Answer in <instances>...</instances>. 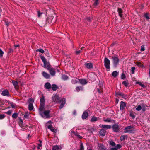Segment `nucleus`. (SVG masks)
<instances>
[{"label": "nucleus", "instance_id": "f257e3e1", "mask_svg": "<svg viewBox=\"0 0 150 150\" xmlns=\"http://www.w3.org/2000/svg\"><path fill=\"white\" fill-rule=\"evenodd\" d=\"M52 101L55 103H61L59 107V109H61L62 108L66 103V100L64 98H61L57 94H53L52 97Z\"/></svg>", "mask_w": 150, "mask_h": 150}, {"label": "nucleus", "instance_id": "f03ea898", "mask_svg": "<svg viewBox=\"0 0 150 150\" xmlns=\"http://www.w3.org/2000/svg\"><path fill=\"white\" fill-rule=\"evenodd\" d=\"M40 57L42 61L44 63V67L45 68H47V69L50 68L51 67V65L49 62L47 61L45 57L42 56H40Z\"/></svg>", "mask_w": 150, "mask_h": 150}, {"label": "nucleus", "instance_id": "7ed1b4c3", "mask_svg": "<svg viewBox=\"0 0 150 150\" xmlns=\"http://www.w3.org/2000/svg\"><path fill=\"white\" fill-rule=\"evenodd\" d=\"M104 66L107 69V71H109L110 69V61L107 58H105Z\"/></svg>", "mask_w": 150, "mask_h": 150}, {"label": "nucleus", "instance_id": "20e7f679", "mask_svg": "<svg viewBox=\"0 0 150 150\" xmlns=\"http://www.w3.org/2000/svg\"><path fill=\"white\" fill-rule=\"evenodd\" d=\"M133 126H127L125 129L124 132L131 133L133 132L134 130L133 129Z\"/></svg>", "mask_w": 150, "mask_h": 150}, {"label": "nucleus", "instance_id": "39448f33", "mask_svg": "<svg viewBox=\"0 0 150 150\" xmlns=\"http://www.w3.org/2000/svg\"><path fill=\"white\" fill-rule=\"evenodd\" d=\"M113 61V63L115 66L116 67L118 64L119 62V59L117 57L113 56L112 57Z\"/></svg>", "mask_w": 150, "mask_h": 150}, {"label": "nucleus", "instance_id": "423d86ee", "mask_svg": "<svg viewBox=\"0 0 150 150\" xmlns=\"http://www.w3.org/2000/svg\"><path fill=\"white\" fill-rule=\"evenodd\" d=\"M89 111L88 110H87L83 112L82 115V118L83 119H85L88 117Z\"/></svg>", "mask_w": 150, "mask_h": 150}, {"label": "nucleus", "instance_id": "0eeeda50", "mask_svg": "<svg viewBox=\"0 0 150 150\" xmlns=\"http://www.w3.org/2000/svg\"><path fill=\"white\" fill-rule=\"evenodd\" d=\"M45 104H40L39 108L40 114L42 116H43V113L42 111H43Z\"/></svg>", "mask_w": 150, "mask_h": 150}, {"label": "nucleus", "instance_id": "6e6552de", "mask_svg": "<svg viewBox=\"0 0 150 150\" xmlns=\"http://www.w3.org/2000/svg\"><path fill=\"white\" fill-rule=\"evenodd\" d=\"M50 112V111L49 110H47L45 111L43 113V116L42 117H45L46 118H48L49 117V113Z\"/></svg>", "mask_w": 150, "mask_h": 150}, {"label": "nucleus", "instance_id": "1a4fd4ad", "mask_svg": "<svg viewBox=\"0 0 150 150\" xmlns=\"http://www.w3.org/2000/svg\"><path fill=\"white\" fill-rule=\"evenodd\" d=\"M48 70L49 71L50 74L52 76H54L55 75V69H54L50 67Z\"/></svg>", "mask_w": 150, "mask_h": 150}, {"label": "nucleus", "instance_id": "9d476101", "mask_svg": "<svg viewBox=\"0 0 150 150\" xmlns=\"http://www.w3.org/2000/svg\"><path fill=\"white\" fill-rule=\"evenodd\" d=\"M126 106V103L125 102L122 101L120 102V108L121 110H122L124 109Z\"/></svg>", "mask_w": 150, "mask_h": 150}, {"label": "nucleus", "instance_id": "9b49d317", "mask_svg": "<svg viewBox=\"0 0 150 150\" xmlns=\"http://www.w3.org/2000/svg\"><path fill=\"white\" fill-rule=\"evenodd\" d=\"M116 95L117 96H121L124 98H125L126 97V96L125 94L123 93H122L121 92H116Z\"/></svg>", "mask_w": 150, "mask_h": 150}, {"label": "nucleus", "instance_id": "f8f14e48", "mask_svg": "<svg viewBox=\"0 0 150 150\" xmlns=\"http://www.w3.org/2000/svg\"><path fill=\"white\" fill-rule=\"evenodd\" d=\"M112 128L115 132H118L119 131V127L117 124L114 125L112 126Z\"/></svg>", "mask_w": 150, "mask_h": 150}, {"label": "nucleus", "instance_id": "ddd939ff", "mask_svg": "<svg viewBox=\"0 0 150 150\" xmlns=\"http://www.w3.org/2000/svg\"><path fill=\"white\" fill-rule=\"evenodd\" d=\"M82 85L86 84L88 82L85 79H79V83Z\"/></svg>", "mask_w": 150, "mask_h": 150}, {"label": "nucleus", "instance_id": "4468645a", "mask_svg": "<svg viewBox=\"0 0 150 150\" xmlns=\"http://www.w3.org/2000/svg\"><path fill=\"white\" fill-rule=\"evenodd\" d=\"M85 66L88 69H91L93 67V64L91 63H86Z\"/></svg>", "mask_w": 150, "mask_h": 150}, {"label": "nucleus", "instance_id": "2eb2a0df", "mask_svg": "<svg viewBox=\"0 0 150 150\" xmlns=\"http://www.w3.org/2000/svg\"><path fill=\"white\" fill-rule=\"evenodd\" d=\"M44 87L46 89L50 90L51 88V86L49 83L47 82L45 84Z\"/></svg>", "mask_w": 150, "mask_h": 150}, {"label": "nucleus", "instance_id": "dca6fc26", "mask_svg": "<svg viewBox=\"0 0 150 150\" xmlns=\"http://www.w3.org/2000/svg\"><path fill=\"white\" fill-rule=\"evenodd\" d=\"M117 12L118 13L119 16L121 18L122 17L123 15L122 14L123 13L122 10L120 8H117Z\"/></svg>", "mask_w": 150, "mask_h": 150}, {"label": "nucleus", "instance_id": "f3484780", "mask_svg": "<svg viewBox=\"0 0 150 150\" xmlns=\"http://www.w3.org/2000/svg\"><path fill=\"white\" fill-rule=\"evenodd\" d=\"M42 74L43 76L45 78H50V75L47 73L45 72V71H43L42 72Z\"/></svg>", "mask_w": 150, "mask_h": 150}, {"label": "nucleus", "instance_id": "a211bd4d", "mask_svg": "<svg viewBox=\"0 0 150 150\" xmlns=\"http://www.w3.org/2000/svg\"><path fill=\"white\" fill-rule=\"evenodd\" d=\"M12 83L16 89H18V88L19 86L17 81L13 80L12 81Z\"/></svg>", "mask_w": 150, "mask_h": 150}, {"label": "nucleus", "instance_id": "6ab92c4d", "mask_svg": "<svg viewBox=\"0 0 150 150\" xmlns=\"http://www.w3.org/2000/svg\"><path fill=\"white\" fill-rule=\"evenodd\" d=\"M121 146L120 144H117L115 147L112 148L110 149V150H117L121 148Z\"/></svg>", "mask_w": 150, "mask_h": 150}, {"label": "nucleus", "instance_id": "aec40b11", "mask_svg": "<svg viewBox=\"0 0 150 150\" xmlns=\"http://www.w3.org/2000/svg\"><path fill=\"white\" fill-rule=\"evenodd\" d=\"M106 132V131L104 129H102L100 131L99 133L101 136L103 137L105 135Z\"/></svg>", "mask_w": 150, "mask_h": 150}, {"label": "nucleus", "instance_id": "412c9836", "mask_svg": "<svg viewBox=\"0 0 150 150\" xmlns=\"http://www.w3.org/2000/svg\"><path fill=\"white\" fill-rule=\"evenodd\" d=\"M2 94L4 96H9V92L8 90H4L2 91Z\"/></svg>", "mask_w": 150, "mask_h": 150}, {"label": "nucleus", "instance_id": "4be33fe9", "mask_svg": "<svg viewBox=\"0 0 150 150\" xmlns=\"http://www.w3.org/2000/svg\"><path fill=\"white\" fill-rule=\"evenodd\" d=\"M47 127L48 129H50L51 131L53 132H55L56 131V129L51 125L48 126Z\"/></svg>", "mask_w": 150, "mask_h": 150}, {"label": "nucleus", "instance_id": "5701e85b", "mask_svg": "<svg viewBox=\"0 0 150 150\" xmlns=\"http://www.w3.org/2000/svg\"><path fill=\"white\" fill-rule=\"evenodd\" d=\"M71 82L73 84H76L79 83V79L74 78L72 80Z\"/></svg>", "mask_w": 150, "mask_h": 150}, {"label": "nucleus", "instance_id": "b1692460", "mask_svg": "<svg viewBox=\"0 0 150 150\" xmlns=\"http://www.w3.org/2000/svg\"><path fill=\"white\" fill-rule=\"evenodd\" d=\"M75 90L76 91L79 92L80 90L83 91V88L81 86H77L76 87Z\"/></svg>", "mask_w": 150, "mask_h": 150}, {"label": "nucleus", "instance_id": "393cba45", "mask_svg": "<svg viewBox=\"0 0 150 150\" xmlns=\"http://www.w3.org/2000/svg\"><path fill=\"white\" fill-rule=\"evenodd\" d=\"M51 88L52 90L55 91L58 88V86L55 84H53L52 85Z\"/></svg>", "mask_w": 150, "mask_h": 150}, {"label": "nucleus", "instance_id": "a878e982", "mask_svg": "<svg viewBox=\"0 0 150 150\" xmlns=\"http://www.w3.org/2000/svg\"><path fill=\"white\" fill-rule=\"evenodd\" d=\"M19 125L22 128L23 130L25 129V122H19Z\"/></svg>", "mask_w": 150, "mask_h": 150}, {"label": "nucleus", "instance_id": "bb28decb", "mask_svg": "<svg viewBox=\"0 0 150 150\" xmlns=\"http://www.w3.org/2000/svg\"><path fill=\"white\" fill-rule=\"evenodd\" d=\"M102 127L104 129H108L111 128V126L110 125H102Z\"/></svg>", "mask_w": 150, "mask_h": 150}, {"label": "nucleus", "instance_id": "cd10ccee", "mask_svg": "<svg viewBox=\"0 0 150 150\" xmlns=\"http://www.w3.org/2000/svg\"><path fill=\"white\" fill-rule=\"evenodd\" d=\"M99 118L96 117L94 116L91 117V121L92 122L96 121L98 120Z\"/></svg>", "mask_w": 150, "mask_h": 150}, {"label": "nucleus", "instance_id": "c85d7f7f", "mask_svg": "<svg viewBox=\"0 0 150 150\" xmlns=\"http://www.w3.org/2000/svg\"><path fill=\"white\" fill-rule=\"evenodd\" d=\"M40 104H45V98L43 95H42V97L40 99Z\"/></svg>", "mask_w": 150, "mask_h": 150}, {"label": "nucleus", "instance_id": "c756f323", "mask_svg": "<svg viewBox=\"0 0 150 150\" xmlns=\"http://www.w3.org/2000/svg\"><path fill=\"white\" fill-rule=\"evenodd\" d=\"M99 149L100 150H107L105 147L102 144H100L99 146Z\"/></svg>", "mask_w": 150, "mask_h": 150}, {"label": "nucleus", "instance_id": "7c9ffc66", "mask_svg": "<svg viewBox=\"0 0 150 150\" xmlns=\"http://www.w3.org/2000/svg\"><path fill=\"white\" fill-rule=\"evenodd\" d=\"M61 148L59 147L58 146L56 145L53 146L52 150H61Z\"/></svg>", "mask_w": 150, "mask_h": 150}, {"label": "nucleus", "instance_id": "2f4dec72", "mask_svg": "<svg viewBox=\"0 0 150 150\" xmlns=\"http://www.w3.org/2000/svg\"><path fill=\"white\" fill-rule=\"evenodd\" d=\"M33 108V105L31 103H30L28 105V109L30 110H32Z\"/></svg>", "mask_w": 150, "mask_h": 150}, {"label": "nucleus", "instance_id": "473e14b6", "mask_svg": "<svg viewBox=\"0 0 150 150\" xmlns=\"http://www.w3.org/2000/svg\"><path fill=\"white\" fill-rule=\"evenodd\" d=\"M108 143L109 144L112 146H115L116 145L115 143L113 141H110Z\"/></svg>", "mask_w": 150, "mask_h": 150}, {"label": "nucleus", "instance_id": "72a5a7b5", "mask_svg": "<svg viewBox=\"0 0 150 150\" xmlns=\"http://www.w3.org/2000/svg\"><path fill=\"white\" fill-rule=\"evenodd\" d=\"M118 74V73L117 71H114L112 73V75L114 77H116Z\"/></svg>", "mask_w": 150, "mask_h": 150}, {"label": "nucleus", "instance_id": "f704fd0d", "mask_svg": "<svg viewBox=\"0 0 150 150\" xmlns=\"http://www.w3.org/2000/svg\"><path fill=\"white\" fill-rule=\"evenodd\" d=\"M18 116V114L17 113H14L12 115L13 118L16 119Z\"/></svg>", "mask_w": 150, "mask_h": 150}, {"label": "nucleus", "instance_id": "c9c22d12", "mask_svg": "<svg viewBox=\"0 0 150 150\" xmlns=\"http://www.w3.org/2000/svg\"><path fill=\"white\" fill-rule=\"evenodd\" d=\"M122 84L127 87L129 83L127 82V81H124L122 82Z\"/></svg>", "mask_w": 150, "mask_h": 150}, {"label": "nucleus", "instance_id": "e433bc0d", "mask_svg": "<svg viewBox=\"0 0 150 150\" xmlns=\"http://www.w3.org/2000/svg\"><path fill=\"white\" fill-rule=\"evenodd\" d=\"M99 0H94V2L93 3V5L94 6H96L99 3Z\"/></svg>", "mask_w": 150, "mask_h": 150}, {"label": "nucleus", "instance_id": "4c0bfd02", "mask_svg": "<svg viewBox=\"0 0 150 150\" xmlns=\"http://www.w3.org/2000/svg\"><path fill=\"white\" fill-rule=\"evenodd\" d=\"M103 120L107 122H112V120H111V119L110 118H108L106 119H104Z\"/></svg>", "mask_w": 150, "mask_h": 150}, {"label": "nucleus", "instance_id": "58836bf2", "mask_svg": "<svg viewBox=\"0 0 150 150\" xmlns=\"http://www.w3.org/2000/svg\"><path fill=\"white\" fill-rule=\"evenodd\" d=\"M144 17L147 20H149L150 19V18L149 16V14L148 13L145 14H144Z\"/></svg>", "mask_w": 150, "mask_h": 150}, {"label": "nucleus", "instance_id": "ea45409f", "mask_svg": "<svg viewBox=\"0 0 150 150\" xmlns=\"http://www.w3.org/2000/svg\"><path fill=\"white\" fill-rule=\"evenodd\" d=\"M62 79L65 80H67L68 78L67 76L65 75H62Z\"/></svg>", "mask_w": 150, "mask_h": 150}, {"label": "nucleus", "instance_id": "a19ab883", "mask_svg": "<svg viewBox=\"0 0 150 150\" xmlns=\"http://www.w3.org/2000/svg\"><path fill=\"white\" fill-rule=\"evenodd\" d=\"M126 137L125 135H122L120 136V139L121 141H123L125 140V138Z\"/></svg>", "mask_w": 150, "mask_h": 150}, {"label": "nucleus", "instance_id": "79ce46f5", "mask_svg": "<svg viewBox=\"0 0 150 150\" xmlns=\"http://www.w3.org/2000/svg\"><path fill=\"white\" fill-rule=\"evenodd\" d=\"M37 52H40L42 53H43L44 52V50L42 49H38L36 50Z\"/></svg>", "mask_w": 150, "mask_h": 150}, {"label": "nucleus", "instance_id": "37998d69", "mask_svg": "<svg viewBox=\"0 0 150 150\" xmlns=\"http://www.w3.org/2000/svg\"><path fill=\"white\" fill-rule=\"evenodd\" d=\"M142 108V107L140 105H139L136 108V110L138 111H140Z\"/></svg>", "mask_w": 150, "mask_h": 150}, {"label": "nucleus", "instance_id": "c03bdc74", "mask_svg": "<svg viewBox=\"0 0 150 150\" xmlns=\"http://www.w3.org/2000/svg\"><path fill=\"white\" fill-rule=\"evenodd\" d=\"M126 76L124 73H122V74L121 76V78L122 79H124L126 78Z\"/></svg>", "mask_w": 150, "mask_h": 150}, {"label": "nucleus", "instance_id": "a18cd8bd", "mask_svg": "<svg viewBox=\"0 0 150 150\" xmlns=\"http://www.w3.org/2000/svg\"><path fill=\"white\" fill-rule=\"evenodd\" d=\"M77 137L81 139L82 138V137L79 135V134L78 133L75 132L74 134Z\"/></svg>", "mask_w": 150, "mask_h": 150}, {"label": "nucleus", "instance_id": "49530a36", "mask_svg": "<svg viewBox=\"0 0 150 150\" xmlns=\"http://www.w3.org/2000/svg\"><path fill=\"white\" fill-rule=\"evenodd\" d=\"M84 150V149L83 146V144L82 143H81L80 144V149H79V150Z\"/></svg>", "mask_w": 150, "mask_h": 150}, {"label": "nucleus", "instance_id": "de8ad7c7", "mask_svg": "<svg viewBox=\"0 0 150 150\" xmlns=\"http://www.w3.org/2000/svg\"><path fill=\"white\" fill-rule=\"evenodd\" d=\"M29 116V114L28 113H25L24 116V117L25 118H28Z\"/></svg>", "mask_w": 150, "mask_h": 150}, {"label": "nucleus", "instance_id": "09e8293b", "mask_svg": "<svg viewBox=\"0 0 150 150\" xmlns=\"http://www.w3.org/2000/svg\"><path fill=\"white\" fill-rule=\"evenodd\" d=\"M131 71L132 73V74H134V70L135 69V68L134 67H132L131 68Z\"/></svg>", "mask_w": 150, "mask_h": 150}, {"label": "nucleus", "instance_id": "8fccbe9b", "mask_svg": "<svg viewBox=\"0 0 150 150\" xmlns=\"http://www.w3.org/2000/svg\"><path fill=\"white\" fill-rule=\"evenodd\" d=\"M5 117V115L4 114L0 115V119H2L4 118Z\"/></svg>", "mask_w": 150, "mask_h": 150}, {"label": "nucleus", "instance_id": "3c124183", "mask_svg": "<svg viewBox=\"0 0 150 150\" xmlns=\"http://www.w3.org/2000/svg\"><path fill=\"white\" fill-rule=\"evenodd\" d=\"M145 50L144 46V45H142L141 46V48L140 51L141 52L144 51Z\"/></svg>", "mask_w": 150, "mask_h": 150}, {"label": "nucleus", "instance_id": "603ef678", "mask_svg": "<svg viewBox=\"0 0 150 150\" xmlns=\"http://www.w3.org/2000/svg\"><path fill=\"white\" fill-rule=\"evenodd\" d=\"M3 52L0 48V57H2L3 56Z\"/></svg>", "mask_w": 150, "mask_h": 150}, {"label": "nucleus", "instance_id": "864d4df0", "mask_svg": "<svg viewBox=\"0 0 150 150\" xmlns=\"http://www.w3.org/2000/svg\"><path fill=\"white\" fill-rule=\"evenodd\" d=\"M81 51L80 50L76 51L75 52V53L76 54L78 55L81 53Z\"/></svg>", "mask_w": 150, "mask_h": 150}, {"label": "nucleus", "instance_id": "5fc2aeb1", "mask_svg": "<svg viewBox=\"0 0 150 150\" xmlns=\"http://www.w3.org/2000/svg\"><path fill=\"white\" fill-rule=\"evenodd\" d=\"M38 17H40L41 16L42 14V13L40 11H38Z\"/></svg>", "mask_w": 150, "mask_h": 150}, {"label": "nucleus", "instance_id": "6e6d98bb", "mask_svg": "<svg viewBox=\"0 0 150 150\" xmlns=\"http://www.w3.org/2000/svg\"><path fill=\"white\" fill-rule=\"evenodd\" d=\"M5 113L7 114L8 115H10L12 113V111L11 110H9Z\"/></svg>", "mask_w": 150, "mask_h": 150}, {"label": "nucleus", "instance_id": "4d7b16f0", "mask_svg": "<svg viewBox=\"0 0 150 150\" xmlns=\"http://www.w3.org/2000/svg\"><path fill=\"white\" fill-rule=\"evenodd\" d=\"M38 149H40V147L42 146V145L41 143H39L38 144Z\"/></svg>", "mask_w": 150, "mask_h": 150}, {"label": "nucleus", "instance_id": "13d9d810", "mask_svg": "<svg viewBox=\"0 0 150 150\" xmlns=\"http://www.w3.org/2000/svg\"><path fill=\"white\" fill-rule=\"evenodd\" d=\"M142 109V111H145L146 110V108L145 106L143 107Z\"/></svg>", "mask_w": 150, "mask_h": 150}, {"label": "nucleus", "instance_id": "bf43d9fd", "mask_svg": "<svg viewBox=\"0 0 150 150\" xmlns=\"http://www.w3.org/2000/svg\"><path fill=\"white\" fill-rule=\"evenodd\" d=\"M139 85L143 88H144L145 87V85L144 84H142L141 82V84H140Z\"/></svg>", "mask_w": 150, "mask_h": 150}, {"label": "nucleus", "instance_id": "052dcab7", "mask_svg": "<svg viewBox=\"0 0 150 150\" xmlns=\"http://www.w3.org/2000/svg\"><path fill=\"white\" fill-rule=\"evenodd\" d=\"M5 24L8 26L9 25V23L5 21Z\"/></svg>", "mask_w": 150, "mask_h": 150}, {"label": "nucleus", "instance_id": "680f3d73", "mask_svg": "<svg viewBox=\"0 0 150 150\" xmlns=\"http://www.w3.org/2000/svg\"><path fill=\"white\" fill-rule=\"evenodd\" d=\"M73 114L74 115H76V111L75 110H74L73 111Z\"/></svg>", "mask_w": 150, "mask_h": 150}, {"label": "nucleus", "instance_id": "e2e57ef3", "mask_svg": "<svg viewBox=\"0 0 150 150\" xmlns=\"http://www.w3.org/2000/svg\"><path fill=\"white\" fill-rule=\"evenodd\" d=\"M87 20L89 22H90L91 21V19L90 17H88L87 18Z\"/></svg>", "mask_w": 150, "mask_h": 150}, {"label": "nucleus", "instance_id": "0e129e2a", "mask_svg": "<svg viewBox=\"0 0 150 150\" xmlns=\"http://www.w3.org/2000/svg\"><path fill=\"white\" fill-rule=\"evenodd\" d=\"M71 132L72 135L74 134L75 133L74 131H71Z\"/></svg>", "mask_w": 150, "mask_h": 150}, {"label": "nucleus", "instance_id": "69168bd1", "mask_svg": "<svg viewBox=\"0 0 150 150\" xmlns=\"http://www.w3.org/2000/svg\"><path fill=\"white\" fill-rule=\"evenodd\" d=\"M137 64L138 65H140L141 64V63H140V62H137Z\"/></svg>", "mask_w": 150, "mask_h": 150}, {"label": "nucleus", "instance_id": "338daca9", "mask_svg": "<svg viewBox=\"0 0 150 150\" xmlns=\"http://www.w3.org/2000/svg\"><path fill=\"white\" fill-rule=\"evenodd\" d=\"M11 105L12 108H15V106L13 105V104H11Z\"/></svg>", "mask_w": 150, "mask_h": 150}, {"label": "nucleus", "instance_id": "774afa93", "mask_svg": "<svg viewBox=\"0 0 150 150\" xmlns=\"http://www.w3.org/2000/svg\"><path fill=\"white\" fill-rule=\"evenodd\" d=\"M130 116L132 117L133 118H134L135 117V116L134 115H132V114H130Z\"/></svg>", "mask_w": 150, "mask_h": 150}]
</instances>
